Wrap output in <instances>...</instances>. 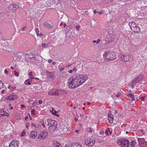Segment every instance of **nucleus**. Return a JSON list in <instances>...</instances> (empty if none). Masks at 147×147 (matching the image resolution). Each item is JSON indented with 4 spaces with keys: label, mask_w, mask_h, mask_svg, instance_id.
I'll use <instances>...</instances> for the list:
<instances>
[{
    "label": "nucleus",
    "mask_w": 147,
    "mask_h": 147,
    "mask_svg": "<svg viewBox=\"0 0 147 147\" xmlns=\"http://www.w3.org/2000/svg\"><path fill=\"white\" fill-rule=\"evenodd\" d=\"M88 78V75L86 74L75 75L69 78L67 84L69 87L74 88L82 84Z\"/></svg>",
    "instance_id": "nucleus-1"
},
{
    "label": "nucleus",
    "mask_w": 147,
    "mask_h": 147,
    "mask_svg": "<svg viewBox=\"0 0 147 147\" xmlns=\"http://www.w3.org/2000/svg\"><path fill=\"white\" fill-rule=\"evenodd\" d=\"M115 40V38L113 35L112 34H108L105 38L101 41L102 44L105 46H106L113 42Z\"/></svg>",
    "instance_id": "nucleus-2"
},
{
    "label": "nucleus",
    "mask_w": 147,
    "mask_h": 147,
    "mask_svg": "<svg viewBox=\"0 0 147 147\" xmlns=\"http://www.w3.org/2000/svg\"><path fill=\"white\" fill-rule=\"evenodd\" d=\"M129 26L131 30L135 32H139L140 31V28L137 24H136L134 22H129Z\"/></svg>",
    "instance_id": "nucleus-3"
},
{
    "label": "nucleus",
    "mask_w": 147,
    "mask_h": 147,
    "mask_svg": "<svg viewBox=\"0 0 147 147\" xmlns=\"http://www.w3.org/2000/svg\"><path fill=\"white\" fill-rule=\"evenodd\" d=\"M103 55L105 59L108 60H113L116 58L115 55L109 51H105Z\"/></svg>",
    "instance_id": "nucleus-4"
},
{
    "label": "nucleus",
    "mask_w": 147,
    "mask_h": 147,
    "mask_svg": "<svg viewBox=\"0 0 147 147\" xmlns=\"http://www.w3.org/2000/svg\"><path fill=\"white\" fill-rule=\"evenodd\" d=\"M117 143L122 147H127L129 146V141L125 139H120L118 140Z\"/></svg>",
    "instance_id": "nucleus-5"
},
{
    "label": "nucleus",
    "mask_w": 147,
    "mask_h": 147,
    "mask_svg": "<svg viewBox=\"0 0 147 147\" xmlns=\"http://www.w3.org/2000/svg\"><path fill=\"white\" fill-rule=\"evenodd\" d=\"M70 127L69 126L64 124H62L61 126L60 130L61 134H64L70 130Z\"/></svg>",
    "instance_id": "nucleus-6"
},
{
    "label": "nucleus",
    "mask_w": 147,
    "mask_h": 147,
    "mask_svg": "<svg viewBox=\"0 0 147 147\" xmlns=\"http://www.w3.org/2000/svg\"><path fill=\"white\" fill-rule=\"evenodd\" d=\"M143 79V77L142 75H140L135 78L134 80L132 83V87L135 86L136 83H138L139 84L143 83V82H142Z\"/></svg>",
    "instance_id": "nucleus-7"
},
{
    "label": "nucleus",
    "mask_w": 147,
    "mask_h": 147,
    "mask_svg": "<svg viewBox=\"0 0 147 147\" xmlns=\"http://www.w3.org/2000/svg\"><path fill=\"white\" fill-rule=\"evenodd\" d=\"M48 135V133L47 132L45 131H43L41 132L38 137V139L39 140H42L44 139L47 137Z\"/></svg>",
    "instance_id": "nucleus-8"
},
{
    "label": "nucleus",
    "mask_w": 147,
    "mask_h": 147,
    "mask_svg": "<svg viewBox=\"0 0 147 147\" xmlns=\"http://www.w3.org/2000/svg\"><path fill=\"white\" fill-rule=\"evenodd\" d=\"M95 140L90 138H88L85 141L86 144L89 146H93L94 144Z\"/></svg>",
    "instance_id": "nucleus-9"
},
{
    "label": "nucleus",
    "mask_w": 147,
    "mask_h": 147,
    "mask_svg": "<svg viewBox=\"0 0 147 147\" xmlns=\"http://www.w3.org/2000/svg\"><path fill=\"white\" fill-rule=\"evenodd\" d=\"M121 59L123 62H126L129 60L131 58L130 55L129 54L123 55L121 57Z\"/></svg>",
    "instance_id": "nucleus-10"
},
{
    "label": "nucleus",
    "mask_w": 147,
    "mask_h": 147,
    "mask_svg": "<svg viewBox=\"0 0 147 147\" xmlns=\"http://www.w3.org/2000/svg\"><path fill=\"white\" fill-rule=\"evenodd\" d=\"M19 142L18 141L14 140L12 141L9 145V147H18Z\"/></svg>",
    "instance_id": "nucleus-11"
},
{
    "label": "nucleus",
    "mask_w": 147,
    "mask_h": 147,
    "mask_svg": "<svg viewBox=\"0 0 147 147\" xmlns=\"http://www.w3.org/2000/svg\"><path fill=\"white\" fill-rule=\"evenodd\" d=\"M141 9L142 10L147 9V1H143L140 2Z\"/></svg>",
    "instance_id": "nucleus-12"
},
{
    "label": "nucleus",
    "mask_w": 147,
    "mask_h": 147,
    "mask_svg": "<svg viewBox=\"0 0 147 147\" xmlns=\"http://www.w3.org/2000/svg\"><path fill=\"white\" fill-rule=\"evenodd\" d=\"M47 121L48 123V125L49 126L53 125H57V122L55 120L49 119L47 120Z\"/></svg>",
    "instance_id": "nucleus-13"
},
{
    "label": "nucleus",
    "mask_w": 147,
    "mask_h": 147,
    "mask_svg": "<svg viewBox=\"0 0 147 147\" xmlns=\"http://www.w3.org/2000/svg\"><path fill=\"white\" fill-rule=\"evenodd\" d=\"M57 125H53L49 126L48 129L51 132H53L57 130Z\"/></svg>",
    "instance_id": "nucleus-14"
},
{
    "label": "nucleus",
    "mask_w": 147,
    "mask_h": 147,
    "mask_svg": "<svg viewBox=\"0 0 147 147\" xmlns=\"http://www.w3.org/2000/svg\"><path fill=\"white\" fill-rule=\"evenodd\" d=\"M138 141L139 143H140V142L141 141L142 143V145L143 147H147V142H146L143 139H138Z\"/></svg>",
    "instance_id": "nucleus-15"
},
{
    "label": "nucleus",
    "mask_w": 147,
    "mask_h": 147,
    "mask_svg": "<svg viewBox=\"0 0 147 147\" xmlns=\"http://www.w3.org/2000/svg\"><path fill=\"white\" fill-rule=\"evenodd\" d=\"M17 96L14 94H12L8 96L7 98V100H12L16 98Z\"/></svg>",
    "instance_id": "nucleus-16"
},
{
    "label": "nucleus",
    "mask_w": 147,
    "mask_h": 147,
    "mask_svg": "<svg viewBox=\"0 0 147 147\" xmlns=\"http://www.w3.org/2000/svg\"><path fill=\"white\" fill-rule=\"evenodd\" d=\"M12 7H13L12 8V11H15L18 8V6L16 4H11L8 6L9 8H11Z\"/></svg>",
    "instance_id": "nucleus-17"
},
{
    "label": "nucleus",
    "mask_w": 147,
    "mask_h": 147,
    "mask_svg": "<svg viewBox=\"0 0 147 147\" xmlns=\"http://www.w3.org/2000/svg\"><path fill=\"white\" fill-rule=\"evenodd\" d=\"M37 134V131H31L30 133V137L32 139H34L36 137Z\"/></svg>",
    "instance_id": "nucleus-18"
},
{
    "label": "nucleus",
    "mask_w": 147,
    "mask_h": 147,
    "mask_svg": "<svg viewBox=\"0 0 147 147\" xmlns=\"http://www.w3.org/2000/svg\"><path fill=\"white\" fill-rule=\"evenodd\" d=\"M108 119L110 123L112 124L113 123V115L110 114H109L108 115Z\"/></svg>",
    "instance_id": "nucleus-19"
},
{
    "label": "nucleus",
    "mask_w": 147,
    "mask_h": 147,
    "mask_svg": "<svg viewBox=\"0 0 147 147\" xmlns=\"http://www.w3.org/2000/svg\"><path fill=\"white\" fill-rule=\"evenodd\" d=\"M140 99L142 101H144L145 100H147V94H144L141 95L140 97Z\"/></svg>",
    "instance_id": "nucleus-20"
},
{
    "label": "nucleus",
    "mask_w": 147,
    "mask_h": 147,
    "mask_svg": "<svg viewBox=\"0 0 147 147\" xmlns=\"http://www.w3.org/2000/svg\"><path fill=\"white\" fill-rule=\"evenodd\" d=\"M43 26L45 27H47L48 28H51L52 27V26L49 23L47 22H45L43 24Z\"/></svg>",
    "instance_id": "nucleus-21"
},
{
    "label": "nucleus",
    "mask_w": 147,
    "mask_h": 147,
    "mask_svg": "<svg viewBox=\"0 0 147 147\" xmlns=\"http://www.w3.org/2000/svg\"><path fill=\"white\" fill-rule=\"evenodd\" d=\"M55 91L54 90H50L48 92V95L49 96H53L55 95Z\"/></svg>",
    "instance_id": "nucleus-22"
},
{
    "label": "nucleus",
    "mask_w": 147,
    "mask_h": 147,
    "mask_svg": "<svg viewBox=\"0 0 147 147\" xmlns=\"http://www.w3.org/2000/svg\"><path fill=\"white\" fill-rule=\"evenodd\" d=\"M35 31L36 32V34L37 35V36H42V34L41 33H39V30L38 28H36L35 29Z\"/></svg>",
    "instance_id": "nucleus-23"
},
{
    "label": "nucleus",
    "mask_w": 147,
    "mask_h": 147,
    "mask_svg": "<svg viewBox=\"0 0 147 147\" xmlns=\"http://www.w3.org/2000/svg\"><path fill=\"white\" fill-rule=\"evenodd\" d=\"M128 97H130L131 98L132 101H134L135 100L134 95L131 94H129L127 95Z\"/></svg>",
    "instance_id": "nucleus-24"
},
{
    "label": "nucleus",
    "mask_w": 147,
    "mask_h": 147,
    "mask_svg": "<svg viewBox=\"0 0 147 147\" xmlns=\"http://www.w3.org/2000/svg\"><path fill=\"white\" fill-rule=\"evenodd\" d=\"M53 147H61V145L59 143L55 142L54 143Z\"/></svg>",
    "instance_id": "nucleus-25"
},
{
    "label": "nucleus",
    "mask_w": 147,
    "mask_h": 147,
    "mask_svg": "<svg viewBox=\"0 0 147 147\" xmlns=\"http://www.w3.org/2000/svg\"><path fill=\"white\" fill-rule=\"evenodd\" d=\"M136 144V143L134 140L131 141L130 143V145L131 147H134Z\"/></svg>",
    "instance_id": "nucleus-26"
},
{
    "label": "nucleus",
    "mask_w": 147,
    "mask_h": 147,
    "mask_svg": "<svg viewBox=\"0 0 147 147\" xmlns=\"http://www.w3.org/2000/svg\"><path fill=\"white\" fill-rule=\"evenodd\" d=\"M73 147H82L81 145L79 143H76L73 145H72Z\"/></svg>",
    "instance_id": "nucleus-27"
},
{
    "label": "nucleus",
    "mask_w": 147,
    "mask_h": 147,
    "mask_svg": "<svg viewBox=\"0 0 147 147\" xmlns=\"http://www.w3.org/2000/svg\"><path fill=\"white\" fill-rule=\"evenodd\" d=\"M62 92V90H58L56 91L55 92V95H57Z\"/></svg>",
    "instance_id": "nucleus-28"
},
{
    "label": "nucleus",
    "mask_w": 147,
    "mask_h": 147,
    "mask_svg": "<svg viewBox=\"0 0 147 147\" xmlns=\"http://www.w3.org/2000/svg\"><path fill=\"white\" fill-rule=\"evenodd\" d=\"M145 133H146L144 131V129L141 130L140 132V135H141V136H142V135H145Z\"/></svg>",
    "instance_id": "nucleus-29"
},
{
    "label": "nucleus",
    "mask_w": 147,
    "mask_h": 147,
    "mask_svg": "<svg viewBox=\"0 0 147 147\" xmlns=\"http://www.w3.org/2000/svg\"><path fill=\"white\" fill-rule=\"evenodd\" d=\"M26 134V131L25 130H23L22 131L20 135L21 137H23L25 136Z\"/></svg>",
    "instance_id": "nucleus-30"
},
{
    "label": "nucleus",
    "mask_w": 147,
    "mask_h": 147,
    "mask_svg": "<svg viewBox=\"0 0 147 147\" xmlns=\"http://www.w3.org/2000/svg\"><path fill=\"white\" fill-rule=\"evenodd\" d=\"M2 113L4 114V115H5L6 116H8L9 114L8 113H7L5 111L3 110L2 111Z\"/></svg>",
    "instance_id": "nucleus-31"
},
{
    "label": "nucleus",
    "mask_w": 147,
    "mask_h": 147,
    "mask_svg": "<svg viewBox=\"0 0 147 147\" xmlns=\"http://www.w3.org/2000/svg\"><path fill=\"white\" fill-rule=\"evenodd\" d=\"M48 44H45V43H44L43 44H42V47H43V48H47L48 47Z\"/></svg>",
    "instance_id": "nucleus-32"
},
{
    "label": "nucleus",
    "mask_w": 147,
    "mask_h": 147,
    "mask_svg": "<svg viewBox=\"0 0 147 147\" xmlns=\"http://www.w3.org/2000/svg\"><path fill=\"white\" fill-rule=\"evenodd\" d=\"M31 125L32 128H34V129L38 127V125H36L34 123H32Z\"/></svg>",
    "instance_id": "nucleus-33"
},
{
    "label": "nucleus",
    "mask_w": 147,
    "mask_h": 147,
    "mask_svg": "<svg viewBox=\"0 0 147 147\" xmlns=\"http://www.w3.org/2000/svg\"><path fill=\"white\" fill-rule=\"evenodd\" d=\"M24 83H25V84H28V85H29L31 84V83H30V82L28 80H26L25 81Z\"/></svg>",
    "instance_id": "nucleus-34"
},
{
    "label": "nucleus",
    "mask_w": 147,
    "mask_h": 147,
    "mask_svg": "<svg viewBox=\"0 0 147 147\" xmlns=\"http://www.w3.org/2000/svg\"><path fill=\"white\" fill-rule=\"evenodd\" d=\"M8 88L9 89H10L11 91H13L15 88H13V87H11L10 86H9L8 87Z\"/></svg>",
    "instance_id": "nucleus-35"
},
{
    "label": "nucleus",
    "mask_w": 147,
    "mask_h": 147,
    "mask_svg": "<svg viewBox=\"0 0 147 147\" xmlns=\"http://www.w3.org/2000/svg\"><path fill=\"white\" fill-rule=\"evenodd\" d=\"M109 131V128L107 129L105 131V133L106 135H108Z\"/></svg>",
    "instance_id": "nucleus-36"
},
{
    "label": "nucleus",
    "mask_w": 147,
    "mask_h": 147,
    "mask_svg": "<svg viewBox=\"0 0 147 147\" xmlns=\"http://www.w3.org/2000/svg\"><path fill=\"white\" fill-rule=\"evenodd\" d=\"M31 114H32L33 115H34L35 114V110L34 109H32L31 111Z\"/></svg>",
    "instance_id": "nucleus-37"
},
{
    "label": "nucleus",
    "mask_w": 147,
    "mask_h": 147,
    "mask_svg": "<svg viewBox=\"0 0 147 147\" xmlns=\"http://www.w3.org/2000/svg\"><path fill=\"white\" fill-rule=\"evenodd\" d=\"M121 95V93L119 92H118L117 94H115V96L117 97H119Z\"/></svg>",
    "instance_id": "nucleus-38"
},
{
    "label": "nucleus",
    "mask_w": 147,
    "mask_h": 147,
    "mask_svg": "<svg viewBox=\"0 0 147 147\" xmlns=\"http://www.w3.org/2000/svg\"><path fill=\"white\" fill-rule=\"evenodd\" d=\"M29 125L30 124L29 123H26L25 125L27 129L29 127Z\"/></svg>",
    "instance_id": "nucleus-39"
},
{
    "label": "nucleus",
    "mask_w": 147,
    "mask_h": 147,
    "mask_svg": "<svg viewBox=\"0 0 147 147\" xmlns=\"http://www.w3.org/2000/svg\"><path fill=\"white\" fill-rule=\"evenodd\" d=\"M3 83L0 80V88H3Z\"/></svg>",
    "instance_id": "nucleus-40"
},
{
    "label": "nucleus",
    "mask_w": 147,
    "mask_h": 147,
    "mask_svg": "<svg viewBox=\"0 0 147 147\" xmlns=\"http://www.w3.org/2000/svg\"><path fill=\"white\" fill-rule=\"evenodd\" d=\"M65 147H73L72 145H70L69 144H67L65 146Z\"/></svg>",
    "instance_id": "nucleus-41"
},
{
    "label": "nucleus",
    "mask_w": 147,
    "mask_h": 147,
    "mask_svg": "<svg viewBox=\"0 0 147 147\" xmlns=\"http://www.w3.org/2000/svg\"><path fill=\"white\" fill-rule=\"evenodd\" d=\"M14 73H15V75L17 77H18L19 76V74L18 72H17L16 71H15Z\"/></svg>",
    "instance_id": "nucleus-42"
},
{
    "label": "nucleus",
    "mask_w": 147,
    "mask_h": 147,
    "mask_svg": "<svg viewBox=\"0 0 147 147\" xmlns=\"http://www.w3.org/2000/svg\"><path fill=\"white\" fill-rule=\"evenodd\" d=\"M76 28L77 29V31H78L79 30V29L80 28V26L79 25H78L76 26Z\"/></svg>",
    "instance_id": "nucleus-43"
},
{
    "label": "nucleus",
    "mask_w": 147,
    "mask_h": 147,
    "mask_svg": "<svg viewBox=\"0 0 147 147\" xmlns=\"http://www.w3.org/2000/svg\"><path fill=\"white\" fill-rule=\"evenodd\" d=\"M56 113V111L55 110H53L52 112V113L54 115H55Z\"/></svg>",
    "instance_id": "nucleus-44"
},
{
    "label": "nucleus",
    "mask_w": 147,
    "mask_h": 147,
    "mask_svg": "<svg viewBox=\"0 0 147 147\" xmlns=\"http://www.w3.org/2000/svg\"><path fill=\"white\" fill-rule=\"evenodd\" d=\"M109 132L110 134H111L112 133V129L110 128H109Z\"/></svg>",
    "instance_id": "nucleus-45"
},
{
    "label": "nucleus",
    "mask_w": 147,
    "mask_h": 147,
    "mask_svg": "<svg viewBox=\"0 0 147 147\" xmlns=\"http://www.w3.org/2000/svg\"><path fill=\"white\" fill-rule=\"evenodd\" d=\"M4 115V114H3L2 113V111H1V112H0V118L2 116Z\"/></svg>",
    "instance_id": "nucleus-46"
},
{
    "label": "nucleus",
    "mask_w": 147,
    "mask_h": 147,
    "mask_svg": "<svg viewBox=\"0 0 147 147\" xmlns=\"http://www.w3.org/2000/svg\"><path fill=\"white\" fill-rule=\"evenodd\" d=\"M96 41V43L97 44H98L100 42V40L99 39H98Z\"/></svg>",
    "instance_id": "nucleus-47"
},
{
    "label": "nucleus",
    "mask_w": 147,
    "mask_h": 147,
    "mask_svg": "<svg viewBox=\"0 0 147 147\" xmlns=\"http://www.w3.org/2000/svg\"><path fill=\"white\" fill-rule=\"evenodd\" d=\"M77 69L76 67H74L72 69L73 71L74 72L76 71H77Z\"/></svg>",
    "instance_id": "nucleus-48"
},
{
    "label": "nucleus",
    "mask_w": 147,
    "mask_h": 147,
    "mask_svg": "<svg viewBox=\"0 0 147 147\" xmlns=\"http://www.w3.org/2000/svg\"><path fill=\"white\" fill-rule=\"evenodd\" d=\"M37 104V103L36 102H34L33 104L32 105L33 106H35Z\"/></svg>",
    "instance_id": "nucleus-49"
},
{
    "label": "nucleus",
    "mask_w": 147,
    "mask_h": 147,
    "mask_svg": "<svg viewBox=\"0 0 147 147\" xmlns=\"http://www.w3.org/2000/svg\"><path fill=\"white\" fill-rule=\"evenodd\" d=\"M38 102L39 104H41L42 103V101L41 100H39L38 101Z\"/></svg>",
    "instance_id": "nucleus-50"
},
{
    "label": "nucleus",
    "mask_w": 147,
    "mask_h": 147,
    "mask_svg": "<svg viewBox=\"0 0 147 147\" xmlns=\"http://www.w3.org/2000/svg\"><path fill=\"white\" fill-rule=\"evenodd\" d=\"M92 130L90 129L88 131V132H89L90 133H91L92 132Z\"/></svg>",
    "instance_id": "nucleus-51"
},
{
    "label": "nucleus",
    "mask_w": 147,
    "mask_h": 147,
    "mask_svg": "<svg viewBox=\"0 0 147 147\" xmlns=\"http://www.w3.org/2000/svg\"><path fill=\"white\" fill-rule=\"evenodd\" d=\"M52 60L51 59H49L48 60V61L49 63H50L52 62Z\"/></svg>",
    "instance_id": "nucleus-52"
},
{
    "label": "nucleus",
    "mask_w": 147,
    "mask_h": 147,
    "mask_svg": "<svg viewBox=\"0 0 147 147\" xmlns=\"http://www.w3.org/2000/svg\"><path fill=\"white\" fill-rule=\"evenodd\" d=\"M26 26H24L22 28V30L23 31H24L25 30V29H26Z\"/></svg>",
    "instance_id": "nucleus-53"
},
{
    "label": "nucleus",
    "mask_w": 147,
    "mask_h": 147,
    "mask_svg": "<svg viewBox=\"0 0 147 147\" xmlns=\"http://www.w3.org/2000/svg\"><path fill=\"white\" fill-rule=\"evenodd\" d=\"M73 71L72 70H70L68 72L69 73H71L73 72Z\"/></svg>",
    "instance_id": "nucleus-54"
},
{
    "label": "nucleus",
    "mask_w": 147,
    "mask_h": 147,
    "mask_svg": "<svg viewBox=\"0 0 147 147\" xmlns=\"http://www.w3.org/2000/svg\"><path fill=\"white\" fill-rule=\"evenodd\" d=\"M5 90H3L1 91V93L2 94H3L4 93V92H5Z\"/></svg>",
    "instance_id": "nucleus-55"
},
{
    "label": "nucleus",
    "mask_w": 147,
    "mask_h": 147,
    "mask_svg": "<svg viewBox=\"0 0 147 147\" xmlns=\"http://www.w3.org/2000/svg\"><path fill=\"white\" fill-rule=\"evenodd\" d=\"M64 69V68L63 67H61L60 69V71H63Z\"/></svg>",
    "instance_id": "nucleus-56"
},
{
    "label": "nucleus",
    "mask_w": 147,
    "mask_h": 147,
    "mask_svg": "<svg viewBox=\"0 0 147 147\" xmlns=\"http://www.w3.org/2000/svg\"><path fill=\"white\" fill-rule=\"evenodd\" d=\"M4 73L5 74H7V70L6 69H5L4 71Z\"/></svg>",
    "instance_id": "nucleus-57"
},
{
    "label": "nucleus",
    "mask_w": 147,
    "mask_h": 147,
    "mask_svg": "<svg viewBox=\"0 0 147 147\" xmlns=\"http://www.w3.org/2000/svg\"><path fill=\"white\" fill-rule=\"evenodd\" d=\"M21 108H24V107H25V106H24V105H21Z\"/></svg>",
    "instance_id": "nucleus-58"
},
{
    "label": "nucleus",
    "mask_w": 147,
    "mask_h": 147,
    "mask_svg": "<svg viewBox=\"0 0 147 147\" xmlns=\"http://www.w3.org/2000/svg\"><path fill=\"white\" fill-rule=\"evenodd\" d=\"M98 13L99 15H101L102 13V12H101V11H99V12H98Z\"/></svg>",
    "instance_id": "nucleus-59"
},
{
    "label": "nucleus",
    "mask_w": 147,
    "mask_h": 147,
    "mask_svg": "<svg viewBox=\"0 0 147 147\" xmlns=\"http://www.w3.org/2000/svg\"><path fill=\"white\" fill-rule=\"evenodd\" d=\"M32 73L31 72H30L29 73V75L31 76H32Z\"/></svg>",
    "instance_id": "nucleus-60"
},
{
    "label": "nucleus",
    "mask_w": 147,
    "mask_h": 147,
    "mask_svg": "<svg viewBox=\"0 0 147 147\" xmlns=\"http://www.w3.org/2000/svg\"><path fill=\"white\" fill-rule=\"evenodd\" d=\"M96 10H94L93 11V13L94 14H95L96 13Z\"/></svg>",
    "instance_id": "nucleus-61"
},
{
    "label": "nucleus",
    "mask_w": 147,
    "mask_h": 147,
    "mask_svg": "<svg viewBox=\"0 0 147 147\" xmlns=\"http://www.w3.org/2000/svg\"><path fill=\"white\" fill-rule=\"evenodd\" d=\"M80 116L81 117H83L84 116V114H80Z\"/></svg>",
    "instance_id": "nucleus-62"
},
{
    "label": "nucleus",
    "mask_w": 147,
    "mask_h": 147,
    "mask_svg": "<svg viewBox=\"0 0 147 147\" xmlns=\"http://www.w3.org/2000/svg\"><path fill=\"white\" fill-rule=\"evenodd\" d=\"M79 130H76L75 131V132L76 133H78V132L79 131Z\"/></svg>",
    "instance_id": "nucleus-63"
},
{
    "label": "nucleus",
    "mask_w": 147,
    "mask_h": 147,
    "mask_svg": "<svg viewBox=\"0 0 147 147\" xmlns=\"http://www.w3.org/2000/svg\"><path fill=\"white\" fill-rule=\"evenodd\" d=\"M56 64V62L55 61H54L52 63V64L53 65H55Z\"/></svg>",
    "instance_id": "nucleus-64"
}]
</instances>
